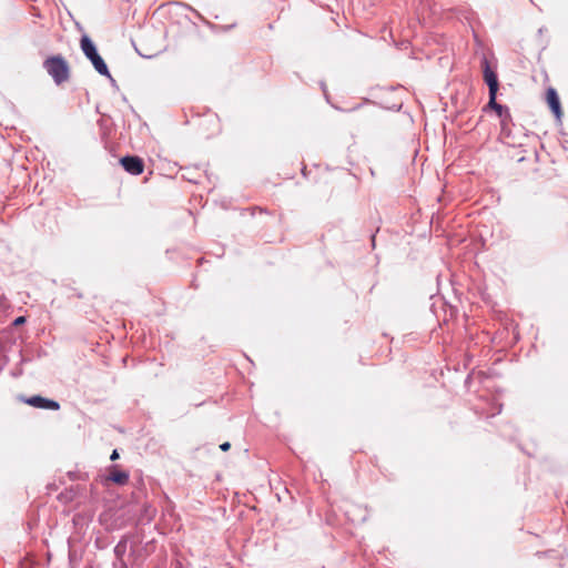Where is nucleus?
<instances>
[{"label": "nucleus", "mask_w": 568, "mask_h": 568, "mask_svg": "<svg viewBox=\"0 0 568 568\" xmlns=\"http://www.w3.org/2000/svg\"><path fill=\"white\" fill-rule=\"evenodd\" d=\"M547 102L549 104L550 110L554 112L557 119H560L561 116V106L559 97L557 94V91L554 88H548L547 92Z\"/></svg>", "instance_id": "423d86ee"}, {"label": "nucleus", "mask_w": 568, "mask_h": 568, "mask_svg": "<svg viewBox=\"0 0 568 568\" xmlns=\"http://www.w3.org/2000/svg\"><path fill=\"white\" fill-rule=\"evenodd\" d=\"M109 479L115 484L124 485L129 480V473L123 470L112 469L109 475Z\"/></svg>", "instance_id": "6e6552de"}, {"label": "nucleus", "mask_w": 568, "mask_h": 568, "mask_svg": "<svg viewBox=\"0 0 568 568\" xmlns=\"http://www.w3.org/2000/svg\"><path fill=\"white\" fill-rule=\"evenodd\" d=\"M120 162H121L123 169L132 175H139L144 170V163L139 156H131V155L123 156L120 160Z\"/></svg>", "instance_id": "20e7f679"}, {"label": "nucleus", "mask_w": 568, "mask_h": 568, "mask_svg": "<svg viewBox=\"0 0 568 568\" xmlns=\"http://www.w3.org/2000/svg\"><path fill=\"white\" fill-rule=\"evenodd\" d=\"M125 551H126V541L125 540L119 541L118 545L114 547V554H115L116 558L119 559V561H121V564H123L122 558H123Z\"/></svg>", "instance_id": "1a4fd4ad"}, {"label": "nucleus", "mask_w": 568, "mask_h": 568, "mask_svg": "<svg viewBox=\"0 0 568 568\" xmlns=\"http://www.w3.org/2000/svg\"><path fill=\"white\" fill-rule=\"evenodd\" d=\"M118 458H119V453H118V450H116V449H114V450L112 452L111 456H110V459H111V460H115V459H118Z\"/></svg>", "instance_id": "f8f14e48"}, {"label": "nucleus", "mask_w": 568, "mask_h": 568, "mask_svg": "<svg viewBox=\"0 0 568 568\" xmlns=\"http://www.w3.org/2000/svg\"><path fill=\"white\" fill-rule=\"evenodd\" d=\"M483 69H484V79L485 82L488 85L489 93L497 92L498 91V79L496 73L491 70L489 62L486 58L481 61Z\"/></svg>", "instance_id": "39448f33"}, {"label": "nucleus", "mask_w": 568, "mask_h": 568, "mask_svg": "<svg viewBox=\"0 0 568 568\" xmlns=\"http://www.w3.org/2000/svg\"><path fill=\"white\" fill-rule=\"evenodd\" d=\"M43 68L57 85L62 84L70 78V67L62 55L48 58L43 62Z\"/></svg>", "instance_id": "f03ea898"}, {"label": "nucleus", "mask_w": 568, "mask_h": 568, "mask_svg": "<svg viewBox=\"0 0 568 568\" xmlns=\"http://www.w3.org/2000/svg\"><path fill=\"white\" fill-rule=\"evenodd\" d=\"M80 47L83 52V54L91 61L92 65L94 67L95 71L101 74L110 78L112 77L109 72L108 65L102 59V57L99 54L98 49L91 38L88 34H83L80 40Z\"/></svg>", "instance_id": "f257e3e1"}, {"label": "nucleus", "mask_w": 568, "mask_h": 568, "mask_svg": "<svg viewBox=\"0 0 568 568\" xmlns=\"http://www.w3.org/2000/svg\"><path fill=\"white\" fill-rule=\"evenodd\" d=\"M26 322V317L24 316H19L14 320L13 324L17 326V325H21Z\"/></svg>", "instance_id": "9d476101"}, {"label": "nucleus", "mask_w": 568, "mask_h": 568, "mask_svg": "<svg viewBox=\"0 0 568 568\" xmlns=\"http://www.w3.org/2000/svg\"><path fill=\"white\" fill-rule=\"evenodd\" d=\"M24 403L37 408L41 409H52L58 410L60 408V404L57 400L49 399L42 397L40 395H34L24 399Z\"/></svg>", "instance_id": "7ed1b4c3"}, {"label": "nucleus", "mask_w": 568, "mask_h": 568, "mask_svg": "<svg viewBox=\"0 0 568 568\" xmlns=\"http://www.w3.org/2000/svg\"><path fill=\"white\" fill-rule=\"evenodd\" d=\"M496 94H497V92L489 93L488 106L494 109L497 112L499 118H504L505 115L509 118L510 114H509L508 108L503 106L501 104L496 102Z\"/></svg>", "instance_id": "0eeeda50"}, {"label": "nucleus", "mask_w": 568, "mask_h": 568, "mask_svg": "<svg viewBox=\"0 0 568 568\" xmlns=\"http://www.w3.org/2000/svg\"><path fill=\"white\" fill-rule=\"evenodd\" d=\"M231 447V444L229 442H225L223 444L220 445V448L223 450V452H226L229 450Z\"/></svg>", "instance_id": "9b49d317"}]
</instances>
